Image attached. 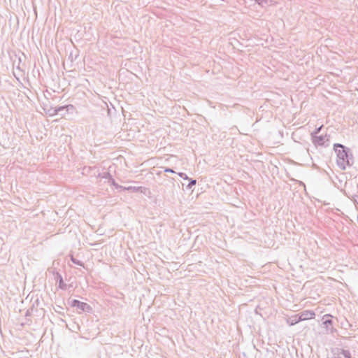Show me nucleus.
I'll return each instance as SVG.
<instances>
[{
  "label": "nucleus",
  "instance_id": "obj_12",
  "mask_svg": "<svg viewBox=\"0 0 358 358\" xmlns=\"http://www.w3.org/2000/svg\"><path fill=\"white\" fill-rule=\"evenodd\" d=\"M187 180H189V183L187 185V189H190L194 185H196V180L192 178H189Z\"/></svg>",
  "mask_w": 358,
  "mask_h": 358
},
{
  "label": "nucleus",
  "instance_id": "obj_2",
  "mask_svg": "<svg viewBox=\"0 0 358 358\" xmlns=\"http://www.w3.org/2000/svg\"><path fill=\"white\" fill-rule=\"evenodd\" d=\"M48 271L54 275V279L56 282H58V287L62 290H66L67 285L64 283L62 275L55 268H49Z\"/></svg>",
  "mask_w": 358,
  "mask_h": 358
},
{
  "label": "nucleus",
  "instance_id": "obj_15",
  "mask_svg": "<svg viewBox=\"0 0 358 358\" xmlns=\"http://www.w3.org/2000/svg\"><path fill=\"white\" fill-rule=\"evenodd\" d=\"M345 162H346V166H351L353 163H354V160L353 159H345Z\"/></svg>",
  "mask_w": 358,
  "mask_h": 358
},
{
  "label": "nucleus",
  "instance_id": "obj_20",
  "mask_svg": "<svg viewBox=\"0 0 358 358\" xmlns=\"http://www.w3.org/2000/svg\"><path fill=\"white\" fill-rule=\"evenodd\" d=\"M154 171L155 172V173H156L157 175H159V174L162 173V171H157L156 170H154Z\"/></svg>",
  "mask_w": 358,
  "mask_h": 358
},
{
  "label": "nucleus",
  "instance_id": "obj_9",
  "mask_svg": "<svg viewBox=\"0 0 358 358\" xmlns=\"http://www.w3.org/2000/svg\"><path fill=\"white\" fill-rule=\"evenodd\" d=\"M108 183L110 185H113L117 189H123V187L118 185L115 180L113 178V177L111 178H109V180L108 181Z\"/></svg>",
  "mask_w": 358,
  "mask_h": 358
},
{
  "label": "nucleus",
  "instance_id": "obj_19",
  "mask_svg": "<svg viewBox=\"0 0 358 358\" xmlns=\"http://www.w3.org/2000/svg\"><path fill=\"white\" fill-rule=\"evenodd\" d=\"M166 180H168L169 182H173V180H173V178H168L166 179Z\"/></svg>",
  "mask_w": 358,
  "mask_h": 358
},
{
  "label": "nucleus",
  "instance_id": "obj_5",
  "mask_svg": "<svg viewBox=\"0 0 358 358\" xmlns=\"http://www.w3.org/2000/svg\"><path fill=\"white\" fill-rule=\"evenodd\" d=\"M335 153L338 157L347 156V152L345 150L343 145L341 144H336L334 145Z\"/></svg>",
  "mask_w": 358,
  "mask_h": 358
},
{
  "label": "nucleus",
  "instance_id": "obj_10",
  "mask_svg": "<svg viewBox=\"0 0 358 358\" xmlns=\"http://www.w3.org/2000/svg\"><path fill=\"white\" fill-rule=\"evenodd\" d=\"M141 188H142L141 187H131V186H129V187H123V190H129V191H131V192H137Z\"/></svg>",
  "mask_w": 358,
  "mask_h": 358
},
{
  "label": "nucleus",
  "instance_id": "obj_14",
  "mask_svg": "<svg viewBox=\"0 0 358 358\" xmlns=\"http://www.w3.org/2000/svg\"><path fill=\"white\" fill-rule=\"evenodd\" d=\"M178 176H179L180 178H182V179H184V180H187V179H189L188 176H187V174H186V173H178Z\"/></svg>",
  "mask_w": 358,
  "mask_h": 358
},
{
  "label": "nucleus",
  "instance_id": "obj_11",
  "mask_svg": "<svg viewBox=\"0 0 358 358\" xmlns=\"http://www.w3.org/2000/svg\"><path fill=\"white\" fill-rule=\"evenodd\" d=\"M71 260L75 264L84 267V263L82 261L76 259L73 255L71 256Z\"/></svg>",
  "mask_w": 358,
  "mask_h": 358
},
{
  "label": "nucleus",
  "instance_id": "obj_3",
  "mask_svg": "<svg viewBox=\"0 0 358 358\" xmlns=\"http://www.w3.org/2000/svg\"><path fill=\"white\" fill-rule=\"evenodd\" d=\"M331 317V315H325L322 318V327L326 329L327 334H333L336 331V329L334 328L333 320Z\"/></svg>",
  "mask_w": 358,
  "mask_h": 358
},
{
  "label": "nucleus",
  "instance_id": "obj_18",
  "mask_svg": "<svg viewBox=\"0 0 358 358\" xmlns=\"http://www.w3.org/2000/svg\"><path fill=\"white\" fill-rule=\"evenodd\" d=\"M32 310V308L31 309H29L27 310L26 312V314H25V316H29L31 315V311Z\"/></svg>",
  "mask_w": 358,
  "mask_h": 358
},
{
  "label": "nucleus",
  "instance_id": "obj_16",
  "mask_svg": "<svg viewBox=\"0 0 358 358\" xmlns=\"http://www.w3.org/2000/svg\"><path fill=\"white\" fill-rule=\"evenodd\" d=\"M164 172H168V173H175V171L170 169V168H166L164 169Z\"/></svg>",
  "mask_w": 358,
  "mask_h": 358
},
{
  "label": "nucleus",
  "instance_id": "obj_6",
  "mask_svg": "<svg viewBox=\"0 0 358 358\" xmlns=\"http://www.w3.org/2000/svg\"><path fill=\"white\" fill-rule=\"evenodd\" d=\"M315 315V313L311 310H305L299 314V317H301V321L312 319Z\"/></svg>",
  "mask_w": 358,
  "mask_h": 358
},
{
  "label": "nucleus",
  "instance_id": "obj_13",
  "mask_svg": "<svg viewBox=\"0 0 358 358\" xmlns=\"http://www.w3.org/2000/svg\"><path fill=\"white\" fill-rule=\"evenodd\" d=\"M99 178H103L105 180H107V182H108L109 180V178H111L112 176L110 174V173L104 172L103 173H101V176H99Z\"/></svg>",
  "mask_w": 358,
  "mask_h": 358
},
{
  "label": "nucleus",
  "instance_id": "obj_8",
  "mask_svg": "<svg viewBox=\"0 0 358 358\" xmlns=\"http://www.w3.org/2000/svg\"><path fill=\"white\" fill-rule=\"evenodd\" d=\"M301 317H299V314L298 315H295L292 317H291L289 320H288V322L289 323L290 325H294L296 324H297L298 322H301Z\"/></svg>",
  "mask_w": 358,
  "mask_h": 358
},
{
  "label": "nucleus",
  "instance_id": "obj_1",
  "mask_svg": "<svg viewBox=\"0 0 358 358\" xmlns=\"http://www.w3.org/2000/svg\"><path fill=\"white\" fill-rule=\"evenodd\" d=\"M71 307L76 308L79 313L82 312L90 313L92 310V307L87 303L82 302L77 299H73L69 301Z\"/></svg>",
  "mask_w": 358,
  "mask_h": 358
},
{
  "label": "nucleus",
  "instance_id": "obj_4",
  "mask_svg": "<svg viewBox=\"0 0 358 358\" xmlns=\"http://www.w3.org/2000/svg\"><path fill=\"white\" fill-rule=\"evenodd\" d=\"M82 174L94 176V177L101 176V173L99 171V169L96 166H84L82 169Z\"/></svg>",
  "mask_w": 358,
  "mask_h": 358
},
{
  "label": "nucleus",
  "instance_id": "obj_17",
  "mask_svg": "<svg viewBox=\"0 0 358 358\" xmlns=\"http://www.w3.org/2000/svg\"><path fill=\"white\" fill-rule=\"evenodd\" d=\"M353 200H354V202L358 205V196L357 195H355L354 197H353Z\"/></svg>",
  "mask_w": 358,
  "mask_h": 358
},
{
  "label": "nucleus",
  "instance_id": "obj_7",
  "mask_svg": "<svg viewBox=\"0 0 358 358\" xmlns=\"http://www.w3.org/2000/svg\"><path fill=\"white\" fill-rule=\"evenodd\" d=\"M345 159H354V158H336V164L341 170L344 171L346 169Z\"/></svg>",
  "mask_w": 358,
  "mask_h": 358
}]
</instances>
